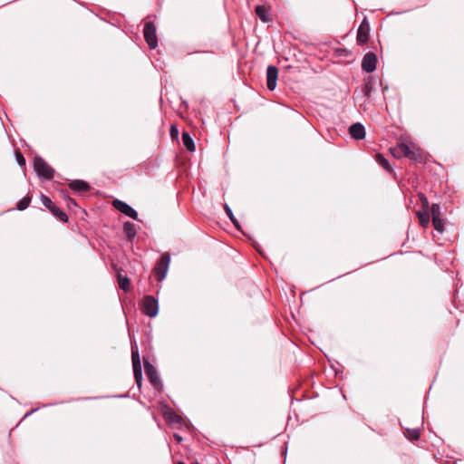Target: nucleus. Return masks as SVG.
Masks as SVG:
<instances>
[{"mask_svg": "<svg viewBox=\"0 0 464 464\" xmlns=\"http://www.w3.org/2000/svg\"><path fill=\"white\" fill-rule=\"evenodd\" d=\"M34 169L37 175L45 179H52L53 178L54 170L49 166L45 160L37 156L34 160Z\"/></svg>", "mask_w": 464, "mask_h": 464, "instance_id": "nucleus-1", "label": "nucleus"}, {"mask_svg": "<svg viewBox=\"0 0 464 464\" xmlns=\"http://www.w3.org/2000/svg\"><path fill=\"white\" fill-rule=\"evenodd\" d=\"M169 263L170 256L169 253H164L157 261L153 270L157 281L161 282L166 277Z\"/></svg>", "mask_w": 464, "mask_h": 464, "instance_id": "nucleus-2", "label": "nucleus"}, {"mask_svg": "<svg viewBox=\"0 0 464 464\" xmlns=\"http://www.w3.org/2000/svg\"><path fill=\"white\" fill-rule=\"evenodd\" d=\"M142 312L149 317H155L159 312L158 300L152 295H146L142 300Z\"/></svg>", "mask_w": 464, "mask_h": 464, "instance_id": "nucleus-3", "label": "nucleus"}, {"mask_svg": "<svg viewBox=\"0 0 464 464\" xmlns=\"http://www.w3.org/2000/svg\"><path fill=\"white\" fill-rule=\"evenodd\" d=\"M144 38L150 49H155L158 45L156 26L152 22H147L143 29Z\"/></svg>", "mask_w": 464, "mask_h": 464, "instance_id": "nucleus-4", "label": "nucleus"}, {"mask_svg": "<svg viewBox=\"0 0 464 464\" xmlns=\"http://www.w3.org/2000/svg\"><path fill=\"white\" fill-rule=\"evenodd\" d=\"M41 199L44 206L47 208L54 217H56L62 222L68 221L67 215L60 208H58L47 196L42 195Z\"/></svg>", "mask_w": 464, "mask_h": 464, "instance_id": "nucleus-5", "label": "nucleus"}, {"mask_svg": "<svg viewBox=\"0 0 464 464\" xmlns=\"http://www.w3.org/2000/svg\"><path fill=\"white\" fill-rule=\"evenodd\" d=\"M112 206L117 209L119 210L120 212H121L122 214H124L125 216L134 219V220H138V213L137 211L132 208L130 207V205H128L127 203L120 200V199H114L112 201Z\"/></svg>", "mask_w": 464, "mask_h": 464, "instance_id": "nucleus-6", "label": "nucleus"}, {"mask_svg": "<svg viewBox=\"0 0 464 464\" xmlns=\"http://www.w3.org/2000/svg\"><path fill=\"white\" fill-rule=\"evenodd\" d=\"M370 24L365 17L359 25L357 30L356 41L359 45L365 44L369 40Z\"/></svg>", "mask_w": 464, "mask_h": 464, "instance_id": "nucleus-7", "label": "nucleus"}, {"mask_svg": "<svg viewBox=\"0 0 464 464\" xmlns=\"http://www.w3.org/2000/svg\"><path fill=\"white\" fill-rule=\"evenodd\" d=\"M144 369H145V373H146L148 379L150 380V383L152 384V386L156 389H159L160 386L161 385V383H160V379L158 375L156 368L152 364H150L149 362L144 361Z\"/></svg>", "mask_w": 464, "mask_h": 464, "instance_id": "nucleus-8", "label": "nucleus"}, {"mask_svg": "<svg viewBox=\"0 0 464 464\" xmlns=\"http://www.w3.org/2000/svg\"><path fill=\"white\" fill-rule=\"evenodd\" d=\"M377 57L374 53H367L362 61V69L366 72H372L376 69Z\"/></svg>", "mask_w": 464, "mask_h": 464, "instance_id": "nucleus-9", "label": "nucleus"}, {"mask_svg": "<svg viewBox=\"0 0 464 464\" xmlns=\"http://www.w3.org/2000/svg\"><path fill=\"white\" fill-rule=\"evenodd\" d=\"M277 77L278 69L274 65H269L266 69V86L269 91L276 89Z\"/></svg>", "mask_w": 464, "mask_h": 464, "instance_id": "nucleus-10", "label": "nucleus"}, {"mask_svg": "<svg viewBox=\"0 0 464 464\" xmlns=\"http://www.w3.org/2000/svg\"><path fill=\"white\" fill-rule=\"evenodd\" d=\"M349 133L354 140H362L365 137V129L359 122L353 123L349 128Z\"/></svg>", "mask_w": 464, "mask_h": 464, "instance_id": "nucleus-11", "label": "nucleus"}, {"mask_svg": "<svg viewBox=\"0 0 464 464\" xmlns=\"http://www.w3.org/2000/svg\"><path fill=\"white\" fill-rule=\"evenodd\" d=\"M392 153L395 158H406L407 153H409V145L405 143L397 144L394 148L392 149Z\"/></svg>", "mask_w": 464, "mask_h": 464, "instance_id": "nucleus-12", "label": "nucleus"}, {"mask_svg": "<svg viewBox=\"0 0 464 464\" xmlns=\"http://www.w3.org/2000/svg\"><path fill=\"white\" fill-rule=\"evenodd\" d=\"M374 89L375 88L373 83V78L370 76L364 79V82L362 87V92L367 100L371 97L372 92L374 91Z\"/></svg>", "mask_w": 464, "mask_h": 464, "instance_id": "nucleus-13", "label": "nucleus"}, {"mask_svg": "<svg viewBox=\"0 0 464 464\" xmlns=\"http://www.w3.org/2000/svg\"><path fill=\"white\" fill-rule=\"evenodd\" d=\"M69 187L71 189L76 192H86L90 189L88 183L81 179L72 180L69 184Z\"/></svg>", "mask_w": 464, "mask_h": 464, "instance_id": "nucleus-14", "label": "nucleus"}, {"mask_svg": "<svg viewBox=\"0 0 464 464\" xmlns=\"http://www.w3.org/2000/svg\"><path fill=\"white\" fill-rule=\"evenodd\" d=\"M123 232H124L126 237L130 241H132V239L137 235V229H136L135 224H133V223H131L130 221L125 222L124 225H123Z\"/></svg>", "mask_w": 464, "mask_h": 464, "instance_id": "nucleus-15", "label": "nucleus"}, {"mask_svg": "<svg viewBox=\"0 0 464 464\" xmlns=\"http://www.w3.org/2000/svg\"><path fill=\"white\" fill-rule=\"evenodd\" d=\"M406 158L411 160L414 162H421L422 161V156L419 150V149L415 147H410L409 146V153H407Z\"/></svg>", "mask_w": 464, "mask_h": 464, "instance_id": "nucleus-16", "label": "nucleus"}, {"mask_svg": "<svg viewBox=\"0 0 464 464\" xmlns=\"http://www.w3.org/2000/svg\"><path fill=\"white\" fill-rule=\"evenodd\" d=\"M182 142L188 151H194L196 147L193 139L188 132L184 131L182 133Z\"/></svg>", "mask_w": 464, "mask_h": 464, "instance_id": "nucleus-17", "label": "nucleus"}, {"mask_svg": "<svg viewBox=\"0 0 464 464\" xmlns=\"http://www.w3.org/2000/svg\"><path fill=\"white\" fill-rule=\"evenodd\" d=\"M256 14L262 22L267 23L269 21V17L267 15V12L265 6L257 5L256 7Z\"/></svg>", "mask_w": 464, "mask_h": 464, "instance_id": "nucleus-18", "label": "nucleus"}, {"mask_svg": "<svg viewBox=\"0 0 464 464\" xmlns=\"http://www.w3.org/2000/svg\"><path fill=\"white\" fill-rule=\"evenodd\" d=\"M376 161L388 172L392 171V167L389 161L382 154L376 155Z\"/></svg>", "mask_w": 464, "mask_h": 464, "instance_id": "nucleus-19", "label": "nucleus"}, {"mask_svg": "<svg viewBox=\"0 0 464 464\" xmlns=\"http://www.w3.org/2000/svg\"><path fill=\"white\" fill-rule=\"evenodd\" d=\"M131 359H132V367L133 368L141 367L138 349L137 348L134 349L133 346L131 347Z\"/></svg>", "mask_w": 464, "mask_h": 464, "instance_id": "nucleus-20", "label": "nucleus"}, {"mask_svg": "<svg viewBox=\"0 0 464 464\" xmlns=\"http://www.w3.org/2000/svg\"><path fill=\"white\" fill-rule=\"evenodd\" d=\"M118 283L120 287L123 291H128L130 287V280L127 276H121V275H118Z\"/></svg>", "mask_w": 464, "mask_h": 464, "instance_id": "nucleus-21", "label": "nucleus"}, {"mask_svg": "<svg viewBox=\"0 0 464 464\" xmlns=\"http://www.w3.org/2000/svg\"><path fill=\"white\" fill-rule=\"evenodd\" d=\"M418 217L420 223L423 227H427L430 224V214L427 212H419Z\"/></svg>", "mask_w": 464, "mask_h": 464, "instance_id": "nucleus-22", "label": "nucleus"}, {"mask_svg": "<svg viewBox=\"0 0 464 464\" xmlns=\"http://www.w3.org/2000/svg\"><path fill=\"white\" fill-rule=\"evenodd\" d=\"M133 374H134L136 384L139 387V389H140L141 383H142V371H141V367H140V368H133Z\"/></svg>", "mask_w": 464, "mask_h": 464, "instance_id": "nucleus-23", "label": "nucleus"}, {"mask_svg": "<svg viewBox=\"0 0 464 464\" xmlns=\"http://www.w3.org/2000/svg\"><path fill=\"white\" fill-rule=\"evenodd\" d=\"M405 434L411 440H417L420 438V431L418 429H407Z\"/></svg>", "mask_w": 464, "mask_h": 464, "instance_id": "nucleus-24", "label": "nucleus"}, {"mask_svg": "<svg viewBox=\"0 0 464 464\" xmlns=\"http://www.w3.org/2000/svg\"><path fill=\"white\" fill-rule=\"evenodd\" d=\"M31 203V197L26 196L23 198L21 200L17 203V209L19 210H24L28 208L29 204Z\"/></svg>", "mask_w": 464, "mask_h": 464, "instance_id": "nucleus-25", "label": "nucleus"}, {"mask_svg": "<svg viewBox=\"0 0 464 464\" xmlns=\"http://www.w3.org/2000/svg\"><path fill=\"white\" fill-rule=\"evenodd\" d=\"M224 209H225V212H226L227 216L229 218V219L232 221V223H233L237 227H238V222H237V220L236 219V218L234 217L233 212H232L231 208L228 207V205H227V204H225V205H224Z\"/></svg>", "mask_w": 464, "mask_h": 464, "instance_id": "nucleus-26", "label": "nucleus"}, {"mask_svg": "<svg viewBox=\"0 0 464 464\" xmlns=\"http://www.w3.org/2000/svg\"><path fill=\"white\" fill-rule=\"evenodd\" d=\"M432 224H433L434 228L438 232H440V233L443 232L444 225H443V221L440 219V218H433L432 219Z\"/></svg>", "mask_w": 464, "mask_h": 464, "instance_id": "nucleus-27", "label": "nucleus"}, {"mask_svg": "<svg viewBox=\"0 0 464 464\" xmlns=\"http://www.w3.org/2000/svg\"><path fill=\"white\" fill-rule=\"evenodd\" d=\"M430 215L433 218H440V207L438 204H432L430 208Z\"/></svg>", "mask_w": 464, "mask_h": 464, "instance_id": "nucleus-28", "label": "nucleus"}, {"mask_svg": "<svg viewBox=\"0 0 464 464\" xmlns=\"http://www.w3.org/2000/svg\"><path fill=\"white\" fill-rule=\"evenodd\" d=\"M16 160H17V162L20 166H24L25 165V160L24 158V156L22 155L21 152H16Z\"/></svg>", "mask_w": 464, "mask_h": 464, "instance_id": "nucleus-29", "label": "nucleus"}, {"mask_svg": "<svg viewBox=\"0 0 464 464\" xmlns=\"http://www.w3.org/2000/svg\"><path fill=\"white\" fill-rule=\"evenodd\" d=\"M179 134L178 129L175 125L170 126V135L172 138H177Z\"/></svg>", "mask_w": 464, "mask_h": 464, "instance_id": "nucleus-30", "label": "nucleus"}, {"mask_svg": "<svg viewBox=\"0 0 464 464\" xmlns=\"http://www.w3.org/2000/svg\"><path fill=\"white\" fill-rule=\"evenodd\" d=\"M420 199L422 201L423 206L428 207V205H429L428 199L423 195L420 196Z\"/></svg>", "mask_w": 464, "mask_h": 464, "instance_id": "nucleus-31", "label": "nucleus"}, {"mask_svg": "<svg viewBox=\"0 0 464 464\" xmlns=\"http://www.w3.org/2000/svg\"><path fill=\"white\" fill-rule=\"evenodd\" d=\"M68 205H69V206H71V205H72V206H77V203H76V201H75L73 198H69V199H68Z\"/></svg>", "mask_w": 464, "mask_h": 464, "instance_id": "nucleus-32", "label": "nucleus"}, {"mask_svg": "<svg viewBox=\"0 0 464 464\" xmlns=\"http://www.w3.org/2000/svg\"><path fill=\"white\" fill-rule=\"evenodd\" d=\"M174 437L178 441H180L182 440V438L178 434H174Z\"/></svg>", "mask_w": 464, "mask_h": 464, "instance_id": "nucleus-33", "label": "nucleus"}, {"mask_svg": "<svg viewBox=\"0 0 464 464\" xmlns=\"http://www.w3.org/2000/svg\"><path fill=\"white\" fill-rule=\"evenodd\" d=\"M178 464H185V463H183V462H179Z\"/></svg>", "mask_w": 464, "mask_h": 464, "instance_id": "nucleus-34", "label": "nucleus"}]
</instances>
